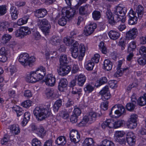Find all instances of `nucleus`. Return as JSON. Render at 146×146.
<instances>
[{"instance_id": "c03bdc74", "label": "nucleus", "mask_w": 146, "mask_h": 146, "mask_svg": "<svg viewBox=\"0 0 146 146\" xmlns=\"http://www.w3.org/2000/svg\"><path fill=\"white\" fill-rule=\"evenodd\" d=\"M138 63L140 65L144 66L146 64V55H142L137 60Z\"/></svg>"}, {"instance_id": "3c124183", "label": "nucleus", "mask_w": 146, "mask_h": 146, "mask_svg": "<svg viewBox=\"0 0 146 146\" xmlns=\"http://www.w3.org/2000/svg\"><path fill=\"white\" fill-rule=\"evenodd\" d=\"M136 104L132 102L127 103L126 105L127 109L129 111H133L135 108Z\"/></svg>"}, {"instance_id": "a19ab883", "label": "nucleus", "mask_w": 146, "mask_h": 146, "mask_svg": "<svg viewBox=\"0 0 146 146\" xmlns=\"http://www.w3.org/2000/svg\"><path fill=\"white\" fill-rule=\"evenodd\" d=\"M61 40L59 37L53 36L51 39V42L53 45H57L60 44Z\"/></svg>"}, {"instance_id": "680f3d73", "label": "nucleus", "mask_w": 146, "mask_h": 146, "mask_svg": "<svg viewBox=\"0 0 146 146\" xmlns=\"http://www.w3.org/2000/svg\"><path fill=\"white\" fill-rule=\"evenodd\" d=\"M127 125L128 128L130 129H133L135 128L137 125L136 122H130L128 121L127 123Z\"/></svg>"}, {"instance_id": "6e6552de", "label": "nucleus", "mask_w": 146, "mask_h": 146, "mask_svg": "<svg viewBox=\"0 0 146 146\" xmlns=\"http://www.w3.org/2000/svg\"><path fill=\"white\" fill-rule=\"evenodd\" d=\"M118 62V64L117 68V70L114 74L115 76L117 77L121 76L123 74L124 71L128 69V68H121V67L123 63L122 60H120Z\"/></svg>"}, {"instance_id": "473e14b6", "label": "nucleus", "mask_w": 146, "mask_h": 146, "mask_svg": "<svg viewBox=\"0 0 146 146\" xmlns=\"http://www.w3.org/2000/svg\"><path fill=\"white\" fill-rule=\"evenodd\" d=\"M27 66L28 65L30 66L35 61V57L34 55H30L27 56Z\"/></svg>"}, {"instance_id": "4d7b16f0", "label": "nucleus", "mask_w": 146, "mask_h": 146, "mask_svg": "<svg viewBox=\"0 0 146 146\" xmlns=\"http://www.w3.org/2000/svg\"><path fill=\"white\" fill-rule=\"evenodd\" d=\"M125 133L123 131H117L115 133V139L122 138L124 135Z\"/></svg>"}, {"instance_id": "864d4df0", "label": "nucleus", "mask_w": 146, "mask_h": 146, "mask_svg": "<svg viewBox=\"0 0 146 146\" xmlns=\"http://www.w3.org/2000/svg\"><path fill=\"white\" fill-rule=\"evenodd\" d=\"M97 115V114L95 112H90L88 116L90 118L91 122L92 123L96 120Z\"/></svg>"}, {"instance_id": "13d9d810", "label": "nucleus", "mask_w": 146, "mask_h": 146, "mask_svg": "<svg viewBox=\"0 0 146 146\" xmlns=\"http://www.w3.org/2000/svg\"><path fill=\"white\" fill-rule=\"evenodd\" d=\"M137 101L138 105L141 106H145L146 104V101L142 96L140 97Z\"/></svg>"}, {"instance_id": "e2e57ef3", "label": "nucleus", "mask_w": 146, "mask_h": 146, "mask_svg": "<svg viewBox=\"0 0 146 146\" xmlns=\"http://www.w3.org/2000/svg\"><path fill=\"white\" fill-rule=\"evenodd\" d=\"M32 102L30 100H27L21 103V105L26 108H29L31 105Z\"/></svg>"}, {"instance_id": "052dcab7", "label": "nucleus", "mask_w": 146, "mask_h": 146, "mask_svg": "<svg viewBox=\"0 0 146 146\" xmlns=\"http://www.w3.org/2000/svg\"><path fill=\"white\" fill-rule=\"evenodd\" d=\"M32 146H41V143L37 138H34L32 140Z\"/></svg>"}, {"instance_id": "393cba45", "label": "nucleus", "mask_w": 146, "mask_h": 146, "mask_svg": "<svg viewBox=\"0 0 146 146\" xmlns=\"http://www.w3.org/2000/svg\"><path fill=\"white\" fill-rule=\"evenodd\" d=\"M29 18V15H26L22 18L19 19L17 21V24L19 26H21L27 23Z\"/></svg>"}, {"instance_id": "cd10ccee", "label": "nucleus", "mask_w": 146, "mask_h": 146, "mask_svg": "<svg viewBox=\"0 0 146 146\" xmlns=\"http://www.w3.org/2000/svg\"><path fill=\"white\" fill-rule=\"evenodd\" d=\"M89 5H86L84 6H81L79 9V13L80 14L84 15L88 13V11Z\"/></svg>"}, {"instance_id": "aec40b11", "label": "nucleus", "mask_w": 146, "mask_h": 146, "mask_svg": "<svg viewBox=\"0 0 146 146\" xmlns=\"http://www.w3.org/2000/svg\"><path fill=\"white\" fill-rule=\"evenodd\" d=\"M56 91L52 88H48L45 91V94L46 97L49 98L52 97L55 94Z\"/></svg>"}, {"instance_id": "c756f323", "label": "nucleus", "mask_w": 146, "mask_h": 146, "mask_svg": "<svg viewBox=\"0 0 146 146\" xmlns=\"http://www.w3.org/2000/svg\"><path fill=\"white\" fill-rule=\"evenodd\" d=\"M94 66V63L89 60L85 63V66L86 69L88 71H92Z\"/></svg>"}, {"instance_id": "c85d7f7f", "label": "nucleus", "mask_w": 146, "mask_h": 146, "mask_svg": "<svg viewBox=\"0 0 146 146\" xmlns=\"http://www.w3.org/2000/svg\"><path fill=\"white\" fill-rule=\"evenodd\" d=\"M62 105V100L60 99L57 100L54 103L53 106V110L55 112L58 111L59 108Z\"/></svg>"}, {"instance_id": "423d86ee", "label": "nucleus", "mask_w": 146, "mask_h": 146, "mask_svg": "<svg viewBox=\"0 0 146 146\" xmlns=\"http://www.w3.org/2000/svg\"><path fill=\"white\" fill-rule=\"evenodd\" d=\"M129 19L128 23L130 25H134L136 24L137 22V17L136 15V13L132 9L129 11L128 13Z\"/></svg>"}, {"instance_id": "603ef678", "label": "nucleus", "mask_w": 146, "mask_h": 146, "mask_svg": "<svg viewBox=\"0 0 146 146\" xmlns=\"http://www.w3.org/2000/svg\"><path fill=\"white\" fill-rule=\"evenodd\" d=\"M60 115L61 117L64 119L68 118L69 116V113L66 110H62L60 112Z\"/></svg>"}, {"instance_id": "9b49d317", "label": "nucleus", "mask_w": 146, "mask_h": 146, "mask_svg": "<svg viewBox=\"0 0 146 146\" xmlns=\"http://www.w3.org/2000/svg\"><path fill=\"white\" fill-rule=\"evenodd\" d=\"M96 24L95 23L87 26L84 30V35L86 36L90 35L93 32L94 29L96 28Z\"/></svg>"}, {"instance_id": "5701e85b", "label": "nucleus", "mask_w": 146, "mask_h": 146, "mask_svg": "<svg viewBox=\"0 0 146 146\" xmlns=\"http://www.w3.org/2000/svg\"><path fill=\"white\" fill-rule=\"evenodd\" d=\"M79 45L78 42L75 41L70 49V51L71 52L72 55H76L78 54V46Z\"/></svg>"}, {"instance_id": "a211bd4d", "label": "nucleus", "mask_w": 146, "mask_h": 146, "mask_svg": "<svg viewBox=\"0 0 146 146\" xmlns=\"http://www.w3.org/2000/svg\"><path fill=\"white\" fill-rule=\"evenodd\" d=\"M136 42L133 41L131 42L129 44L127 49V52L129 55H133L135 49L136 48Z\"/></svg>"}, {"instance_id": "4c0bfd02", "label": "nucleus", "mask_w": 146, "mask_h": 146, "mask_svg": "<svg viewBox=\"0 0 146 146\" xmlns=\"http://www.w3.org/2000/svg\"><path fill=\"white\" fill-rule=\"evenodd\" d=\"M94 87L90 84H87L84 88V92L87 93L91 92L94 90Z\"/></svg>"}, {"instance_id": "de8ad7c7", "label": "nucleus", "mask_w": 146, "mask_h": 146, "mask_svg": "<svg viewBox=\"0 0 146 146\" xmlns=\"http://www.w3.org/2000/svg\"><path fill=\"white\" fill-rule=\"evenodd\" d=\"M23 31L21 27L17 30L15 32V36L16 37H19L21 38H23L24 36L23 34Z\"/></svg>"}, {"instance_id": "0eeeda50", "label": "nucleus", "mask_w": 146, "mask_h": 146, "mask_svg": "<svg viewBox=\"0 0 146 146\" xmlns=\"http://www.w3.org/2000/svg\"><path fill=\"white\" fill-rule=\"evenodd\" d=\"M60 65L57 70L58 73L60 75L64 76L67 74L71 70V67L69 66L65 65Z\"/></svg>"}, {"instance_id": "0e129e2a", "label": "nucleus", "mask_w": 146, "mask_h": 146, "mask_svg": "<svg viewBox=\"0 0 146 146\" xmlns=\"http://www.w3.org/2000/svg\"><path fill=\"white\" fill-rule=\"evenodd\" d=\"M66 20L65 17H62L59 19L58 23L60 25L64 26L66 24Z\"/></svg>"}, {"instance_id": "1a4fd4ad", "label": "nucleus", "mask_w": 146, "mask_h": 146, "mask_svg": "<svg viewBox=\"0 0 146 146\" xmlns=\"http://www.w3.org/2000/svg\"><path fill=\"white\" fill-rule=\"evenodd\" d=\"M138 33L137 29L135 28H133L126 33V38L128 40L133 39L136 37Z\"/></svg>"}, {"instance_id": "bb28decb", "label": "nucleus", "mask_w": 146, "mask_h": 146, "mask_svg": "<svg viewBox=\"0 0 146 146\" xmlns=\"http://www.w3.org/2000/svg\"><path fill=\"white\" fill-rule=\"evenodd\" d=\"M27 56L30 55H19L18 57L19 61L21 64L25 66H27Z\"/></svg>"}, {"instance_id": "bf43d9fd", "label": "nucleus", "mask_w": 146, "mask_h": 146, "mask_svg": "<svg viewBox=\"0 0 146 146\" xmlns=\"http://www.w3.org/2000/svg\"><path fill=\"white\" fill-rule=\"evenodd\" d=\"M21 28L24 36L31 33V31L29 28L27 27H22Z\"/></svg>"}, {"instance_id": "8fccbe9b", "label": "nucleus", "mask_w": 146, "mask_h": 146, "mask_svg": "<svg viewBox=\"0 0 146 146\" xmlns=\"http://www.w3.org/2000/svg\"><path fill=\"white\" fill-rule=\"evenodd\" d=\"M14 110L16 112L17 117H19L23 114L24 111L20 107L17 106L14 107Z\"/></svg>"}, {"instance_id": "f704fd0d", "label": "nucleus", "mask_w": 146, "mask_h": 146, "mask_svg": "<svg viewBox=\"0 0 146 146\" xmlns=\"http://www.w3.org/2000/svg\"><path fill=\"white\" fill-rule=\"evenodd\" d=\"M98 46L102 53L104 54H106L107 52V50L103 41H102L99 43Z\"/></svg>"}, {"instance_id": "a18cd8bd", "label": "nucleus", "mask_w": 146, "mask_h": 146, "mask_svg": "<svg viewBox=\"0 0 146 146\" xmlns=\"http://www.w3.org/2000/svg\"><path fill=\"white\" fill-rule=\"evenodd\" d=\"M60 65H63L67 64L68 62L66 55H61L60 58Z\"/></svg>"}, {"instance_id": "ddd939ff", "label": "nucleus", "mask_w": 146, "mask_h": 146, "mask_svg": "<svg viewBox=\"0 0 146 146\" xmlns=\"http://www.w3.org/2000/svg\"><path fill=\"white\" fill-rule=\"evenodd\" d=\"M126 139L127 143L129 145L133 146L135 145L136 140L134 135L132 132H129L127 133Z\"/></svg>"}, {"instance_id": "49530a36", "label": "nucleus", "mask_w": 146, "mask_h": 146, "mask_svg": "<svg viewBox=\"0 0 146 146\" xmlns=\"http://www.w3.org/2000/svg\"><path fill=\"white\" fill-rule=\"evenodd\" d=\"M72 93L73 94H78L80 96L81 94L82 89L81 88H78L76 87L72 88Z\"/></svg>"}, {"instance_id": "e433bc0d", "label": "nucleus", "mask_w": 146, "mask_h": 146, "mask_svg": "<svg viewBox=\"0 0 146 146\" xmlns=\"http://www.w3.org/2000/svg\"><path fill=\"white\" fill-rule=\"evenodd\" d=\"M67 84V80L64 78L61 79L59 84L58 88L60 90L61 88H64L66 87Z\"/></svg>"}, {"instance_id": "5fc2aeb1", "label": "nucleus", "mask_w": 146, "mask_h": 146, "mask_svg": "<svg viewBox=\"0 0 146 146\" xmlns=\"http://www.w3.org/2000/svg\"><path fill=\"white\" fill-rule=\"evenodd\" d=\"M110 60L106 59L105 60L104 64L103 69L105 71H108L110 70Z\"/></svg>"}, {"instance_id": "7c9ffc66", "label": "nucleus", "mask_w": 146, "mask_h": 146, "mask_svg": "<svg viewBox=\"0 0 146 146\" xmlns=\"http://www.w3.org/2000/svg\"><path fill=\"white\" fill-rule=\"evenodd\" d=\"M107 82V79L106 77H102L98 80L95 83V86L97 87L100 86L106 83Z\"/></svg>"}, {"instance_id": "dca6fc26", "label": "nucleus", "mask_w": 146, "mask_h": 146, "mask_svg": "<svg viewBox=\"0 0 146 146\" xmlns=\"http://www.w3.org/2000/svg\"><path fill=\"white\" fill-rule=\"evenodd\" d=\"M35 17L37 18L44 17L47 14V11L44 8L36 10L35 12Z\"/></svg>"}, {"instance_id": "7ed1b4c3", "label": "nucleus", "mask_w": 146, "mask_h": 146, "mask_svg": "<svg viewBox=\"0 0 146 146\" xmlns=\"http://www.w3.org/2000/svg\"><path fill=\"white\" fill-rule=\"evenodd\" d=\"M125 21L124 17L121 18L117 15H113L112 13L110 14V27H115L117 24V22H121L124 23Z\"/></svg>"}, {"instance_id": "69168bd1", "label": "nucleus", "mask_w": 146, "mask_h": 146, "mask_svg": "<svg viewBox=\"0 0 146 146\" xmlns=\"http://www.w3.org/2000/svg\"><path fill=\"white\" fill-rule=\"evenodd\" d=\"M73 114L76 115V116H79L81 113V111L80 109L77 107L76 106L74 107V109L73 111Z\"/></svg>"}, {"instance_id": "09e8293b", "label": "nucleus", "mask_w": 146, "mask_h": 146, "mask_svg": "<svg viewBox=\"0 0 146 146\" xmlns=\"http://www.w3.org/2000/svg\"><path fill=\"white\" fill-rule=\"evenodd\" d=\"M92 15L94 20H98L100 18L101 14L100 11L95 10L93 12Z\"/></svg>"}, {"instance_id": "c9c22d12", "label": "nucleus", "mask_w": 146, "mask_h": 146, "mask_svg": "<svg viewBox=\"0 0 146 146\" xmlns=\"http://www.w3.org/2000/svg\"><path fill=\"white\" fill-rule=\"evenodd\" d=\"M144 10V8L141 5H138L137 8L136 12L139 18H141L142 16Z\"/></svg>"}, {"instance_id": "72a5a7b5", "label": "nucleus", "mask_w": 146, "mask_h": 146, "mask_svg": "<svg viewBox=\"0 0 146 146\" xmlns=\"http://www.w3.org/2000/svg\"><path fill=\"white\" fill-rule=\"evenodd\" d=\"M75 42V40L70 37H65L63 39V42L67 46H69Z\"/></svg>"}, {"instance_id": "a878e982", "label": "nucleus", "mask_w": 146, "mask_h": 146, "mask_svg": "<svg viewBox=\"0 0 146 146\" xmlns=\"http://www.w3.org/2000/svg\"><path fill=\"white\" fill-rule=\"evenodd\" d=\"M117 109L115 111V114L119 116H121L125 112V109L121 105H118Z\"/></svg>"}, {"instance_id": "774afa93", "label": "nucleus", "mask_w": 146, "mask_h": 146, "mask_svg": "<svg viewBox=\"0 0 146 146\" xmlns=\"http://www.w3.org/2000/svg\"><path fill=\"white\" fill-rule=\"evenodd\" d=\"M79 51L81 55H84L86 52L85 47L84 44H81L79 46Z\"/></svg>"}, {"instance_id": "f8f14e48", "label": "nucleus", "mask_w": 146, "mask_h": 146, "mask_svg": "<svg viewBox=\"0 0 146 146\" xmlns=\"http://www.w3.org/2000/svg\"><path fill=\"white\" fill-rule=\"evenodd\" d=\"M109 91V87L106 86L104 87L99 93L102 96V99L104 101L108 100L110 98V95L108 92Z\"/></svg>"}, {"instance_id": "37998d69", "label": "nucleus", "mask_w": 146, "mask_h": 146, "mask_svg": "<svg viewBox=\"0 0 146 146\" xmlns=\"http://www.w3.org/2000/svg\"><path fill=\"white\" fill-rule=\"evenodd\" d=\"M10 23L8 22H0V30L3 31L9 27Z\"/></svg>"}, {"instance_id": "338daca9", "label": "nucleus", "mask_w": 146, "mask_h": 146, "mask_svg": "<svg viewBox=\"0 0 146 146\" xmlns=\"http://www.w3.org/2000/svg\"><path fill=\"white\" fill-rule=\"evenodd\" d=\"M138 116L137 115L135 114H133L130 116V117L128 121L130 122H133L136 123L137 119Z\"/></svg>"}, {"instance_id": "2f4dec72", "label": "nucleus", "mask_w": 146, "mask_h": 146, "mask_svg": "<svg viewBox=\"0 0 146 146\" xmlns=\"http://www.w3.org/2000/svg\"><path fill=\"white\" fill-rule=\"evenodd\" d=\"M84 146H93L94 145V141L92 138H86L83 143Z\"/></svg>"}, {"instance_id": "412c9836", "label": "nucleus", "mask_w": 146, "mask_h": 146, "mask_svg": "<svg viewBox=\"0 0 146 146\" xmlns=\"http://www.w3.org/2000/svg\"><path fill=\"white\" fill-rule=\"evenodd\" d=\"M37 25L39 27L47 26H48V27H50V26L48 21L45 19L42 20L38 19L37 21Z\"/></svg>"}, {"instance_id": "2eb2a0df", "label": "nucleus", "mask_w": 146, "mask_h": 146, "mask_svg": "<svg viewBox=\"0 0 146 146\" xmlns=\"http://www.w3.org/2000/svg\"><path fill=\"white\" fill-rule=\"evenodd\" d=\"M115 10L117 15L120 16L121 18L123 17L125 15L127 11L126 8L121 6V4H119L116 7Z\"/></svg>"}, {"instance_id": "6ab92c4d", "label": "nucleus", "mask_w": 146, "mask_h": 146, "mask_svg": "<svg viewBox=\"0 0 146 146\" xmlns=\"http://www.w3.org/2000/svg\"><path fill=\"white\" fill-rule=\"evenodd\" d=\"M9 129L11 132L15 135H18L20 133V128L17 124H14L10 125Z\"/></svg>"}, {"instance_id": "39448f33", "label": "nucleus", "mask_w": 146, "mask_h": 146, "mask_svg": "<svg viewBox=\"0 0 146 146\" xmlns=\"http://www.w3.org/2000/svg\"><path fill=\"white\" fill-rule=\"evenodd\" d=\"M76 12L74 8L70 7L64 8L62 10V13L63 15H65L66 17L70 19L73 17Z\"/></svg>"}, {"instance_id": "20e7f679", "label": "nucleus", "mask_w": 146, "mask_h": 146, "mask_svg": "<svg viewBox=\"0 0 146 146\" xmlns=\"http://www.w3.org/2000/svg\"><path fill=\"white\" fill-rule=\"evenodd\" d=\"M69 137L71 142L74 143H78L80 140V137L78 131L76 130H72L70 131Z\"/></svg>"}, {"instance_id": "79ce46f5", "label": "nucleus", "mask_w": 146, "mask_h": 146, "mask_svg": "<svg viewBox=\"0 0 146 146\" xmlns=\"http://www.w3.org/2000/svg\"><path fill=\"white\" fill-rule=\"evenodd\" d=\"M119 36V34L117 32L113 30L110 31V38L111 39L115 40L117 39Z\"/></svg>"}, {"instance_id": "b1692460", "label": "nucleus", "mask_w": 146, "mask_h": 146, "mask_svg": "<svg viewBox=\"0 0 146 146\" xmlns=\"http://www.w3.org/2000/svg\"><path fill=\"white\" fill-rule=\"evenodd\" d=\"M89 121L90 123H91L90 121V118L87 115L84 116L81 121L78 124L79 127H82L84 126Z\"/></svg>"}, {"instance_id": "9d476101", "label": "nucleus", "mask_w": 146, "mask_h": 146, "mask_svg": "<svg viewBox=\"0 0 146 146\" xmlns=\"http://www.w3.org/2000/svg\"><path fill=\"white\" fill-rule=\"evenodd\" d=\"M44 81L46 85L50 86H54L56 82L54 77L50 74H48L46 76Z\"/></svg>"}, {"instance_id": "4468645a", "label": "nucleus", "mask_w": 146, "mask_h": 146, "mask_svg": "<svg viewBox=\"0 0 146 146\" xmlns=\"http://www.w3.org/2000/svg\"><path fill=\"white\" fill-rule=\"evenodd\" d=\"M124 123V121L122 120H119L114 121L113 119H110V128H116L123 126Z\"/></svg>"}, {"instance_id": "ea45409f", "label": "nucleus", "mask_w": 146, "mask_h": 146, "mask_svg": "<svg viewBox=\"0 0 146 146\" xmlns=\"http://www.w3.org/2000/svg\"><path fill=\"white\" fill-rule=\"evenodd\" d=\"M36 133L40 137H42L45 135L46 131L42 127H40L37 129L36 131Z\"/></svg>"}, {"instance_id": "f03ea898", "label": "nucleus", "mask_w": 146, "mask_h": 146, "mask_svg": "<svg viewBox=\"0 0 146 146\" xmlns=\"http://www.w3.org/2000/svg\"><path fill=\"white\" fill-rule=\"evenodd\" d=\"M33 114L38 121H42L48 117L51 114L50 108L47 109L37 107L34 110Z\"/></svg>"}, {"instance_id": "f3484780", "label": "nucleus", "mask_w": 146, "mask_h": 146, "mask_svg": "<svg viewBox=\"0 0 146 146\" xmlns=\"http://www.w3.org/2000/svg\"><path fill=\"white\" fill-rule=\"evenodd\" d=\"M75 79L77 80L78 85L80 86H82L86 80V76L83 74H80L75 76Z\"/></svg>"}, {"instance_id": "4be33fe9", "label": "nucleus", "mask_w": 146, "mask_h": 146, "mask_svg": "<svg viewBox=\"0 0 146 146\" xmlns=\"http://www.w3.org/2000/svg\"><path fill=\"white\" fill-rule=\"evenodd\" d=\"M66 142V137L62 136L58 137L55 141L56 144L58 145H64Z\"/></svg>"}, {"instance_id": "6e6d98bb", "label": "nucleus", "mask_w": 146, "mask_h": 146, "mask_svg": "<svg viewBox=\"0 0 146 146\" xmlns=\"http://www.w3.org/2000/svg\"><path fill=\"white\" fill-rule=\"evenodd\" d=\"M48 26L45 27H39L43 33L45 35H46L48 34L50 32V29L51 28V26L50 27L48 28Z\"/></svg>"}, {"instance_id": "f257e3e1", "label": "nucleus", "mask_w": 146, "mask_h": 146, "mask_svg": "<svg viewBox=\"0 0 146 146\" xmlns=\"http://www.w3.org/2000/svg\"><path fill=\"white\" fill-rule=\"evenodd\" d=\"M46 74V70L45 67L40 66L35 71L30 72L27 77V80L31 83H35L42 79Z\"/></svg>"}, {"instance_id": "58836bf2", "label": "nucleus", "mask_w": 146, "mask_h": 146, "mask_svg": "<svg viewBox=\"0 0 146 146\" xmlns=\"http://www.w3.org/2000/svg\"><path fill=\"white\" fill-rule=\"evenodd\" d=\"M11 36L8 34H4L2 37V42L3 44H6L10 40Z\"/></svg>"}]
</instances>
